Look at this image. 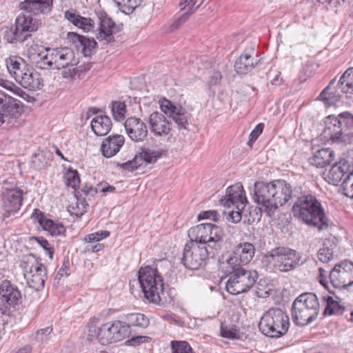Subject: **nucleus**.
Here are the masks:
<instances>
[{"mask_svg": "<svg viewBox=\"0 0 353 353\" xmlns=\"http://www.w3.org/2000/svg\"><path fill=\"white\" fill-rule=\"evenodd\" d=\"M264 128V124L262 123H259L254 128V129L251 132L250 134V139L247 143V144L252 147L253 143L258 139L259 135L262 133Z\"/></svg>", "mask_w": 353, "mask_h": 353, "instance_id": "nucleus-56", "label": "nucleus"}, {"mask_svg": "<svg viewBox=\"0 0 353 353\" xmlns=\"http://www.w3.org/2000/svg\"><path fill=\"white\" fill-rule=\"evenodd\" d=\"M176 105H174L173 103H171L170 101L165 100L163 102H162L161 105V108L162 111L166 114H168L169 117L171 116V114L174 112L176 111Z\"/></svg>", "mask_w": 353, "mask_h": 353, "instance_id": "nucleus-63", "label": "nucleus"}, {"mask_svg": "<svg viewBox=\"0 0 353 353\" xmlns=\"http://www.w3.org/2000/svg\"><path fill=\"white\" fill-rule=\"evenodd\" d=\"M110 232L108 230H101L86 235L84 241L88 243H97L101 240L108 237Z\"/></svg>", "mask_w": 353, "mask_h": 353, "instance_id": "nucleus-50", "label": "nucleus"}, {"mask_svg": "<svg viewBox=\"0 0 353 353\" xmlns=\"http://www.w3.org/2000/svg\"><path fill=\"white\" fill-rule=\"evenodd\" d=\"M223 230L209 223L192 227L188 232L190 242L211 249V253L219 252L223 245Z\"/></svg>", "mask_w": 353, "mask_h": 353, "instance_id": "nucleus-6", "label": "nucleus"}, {"mask_svg": "<svg viewBox=\"0 0 353 353\" xmlns=\"http://www.w3.org/2000/svg\"><path fill=\"white\" fill-rule=\"evenodd\" d=\"M264 258L266 262L282 272L294 270L302 264L301 253L284 246L272 249L265 254Z\"/></svg>", "mask_w": 353, "mask_h": 353, "instance_id": "nucleus-9", "label": "nucleus"}, {"mask_svg": "<svg viewBox=\"0 0 353 353\" xmlns=\"http://www.w3.org/2000/svg\"><path fill=\"white\" fill-rule=\"evenodd\" d=\"M190 114L181 106L176 108L174 112L171 114L170 118L177 124L179 129H187Z\"/></svg>", "mask_w": 353, "mask_h": 353, "instance_id": "nucleus-42", "label": "nucleus"}, {"mask_svg": "<svg viewBox=\"0 0 353 353\" xmlns=\"http://www.w3.org/2000/svg\"><path fill=\"white\" fill-rule=\"evenodd\" d=\"M221 205L230 208L234 205L245 207L247 203L245 191L241 183L229 186L224 196L220 199Z\"/></svg>", "mask_w": 353, "mask_h": 353, "instance_id": "nucleus-20", "label": "nucleus"}, {"mask_svg": "<svg viewBox=\"0 0 353 353\" xmlns=\"http://www.w3.org/2000/svg\"><path fill=\"white\" fill-rule=\"evenodd\" d=\"M196 0H181L179 6L181 10L188 14V16L192 15L200 7L201 4L196 6Z\"/></svg>", "mask_w": 353, "mask_h": 353, "instance_id": "nucleus-49", "label": "nucleus"}, {"mask_svg": "<svg viewBox=\"0 0 353 353\" xmlns=\"http://www.w3.org/2000/svg\"><path fill=\"white\" fill-rule=\"evenodd\" d=\"M290 325V318L285 311L279 307H271L261 316L259 329L265 336L280 338L288 332Z\"/></svg>", "mask_w": 353, "mask_h": 353, "instance_id": "nucleus-4", "label": "nucleus"}, {"mask_svg": "<svg viewBox=\"0 0 353 353\" xmlns=\"http://www.w3.org/2000/svg\"><path fill=\"white\" fill-rule=\"evenodd\" d=\"M6 65L10 75L23 87L34 90L43 86L41 74L29 68L22 58L10 56L6 59Z\"/></svg>", "mask_w": 353, "mask_h": 353, "instance_id": "nucleus-5", "label": "nucleus"}, {"mask_svg": "<svg viewBox=\"0 0 353 353\" xmlns=\"http://www.w3.org/2000/svg\"><path fill=\"white\" fill-rule=\"evenodd\" d=\"M190 16L188 14L183 13L180 17H179L170 26V28L171 31H174L179 28L183 23H185Z\"/></svg>", "mask_w": 353, "mask_h": 353, "instance_id": "nucleus-62", "label": "nucleus"}, {"mask_svg": "<svg viewBox=\"0 0 353 353\" xmlns=\"http://www.w3.org/2000/svg\"><path fill=\"white\" fill-rule=\"evenodd\" d=\"M125 319L127 323L126 325L129 326L139 327L141 328H145L149 325L148 318L141 313H130L126 315ZM130 331V330L129 329Z\"/></svg>", "mask_w": 353, "mask_h": 353, "instance_id": "nucleus-41", "label": "nucleus"}, {"mask_svg": "<svg viewBox=\"0 0 353 353\" xmlns=\"http://www.w3.org/2000/svg\"><path fill=\"white\" fill-rule=\"evenodd\" d=\"M257 56L254 52V48L250 51H245L236 60L234 69L239 74H245L252 70L258 64Z\"/></svg>", "mask_w": 353, "mask_h": 353, "instance_id": "nucleus-26", "label": "nucleus"}, {"mask_svg": "<svg viewBox=\"0 0 353 353\" xmlns=\"http://www.w3.org/2000/svg\"><path fill=\"white\" fill-rule=\"evenodd\" d=\"M335 79H332L329 85L323 89L319 99L323 101L327 105H336L341 100L342 96L339 92V89L334 90V84Z\"/></svg>", "mask_w": 353, "mask_h": 353, "instance_id": "nucleus-33", "label": "nucleus"}, {"mask_svg": "<svg viewBox=\"0 0 353 353\" xmlns=\"http://www.w3.org/2000/svg\"><path fill=\"white\" fill-rule=\"evenodd\" d=\"M350 171V164L349 161L341 160L331 168L326 177L327 181L330 184L338 185L339 183L344 181Z\"/></svg>", "mask_w": 353, "mask_h": 353, "instance_id": "nucleus-28", "label": "nucleus"}, {"mask_svg": "<svg viewBox=\"0 0 353 353\" xmlns=\"http://www.w3.org/2000/svg\"><path fill=\"white\" fill-rule=\"evenodd\" d=\"M0 296L1 301L10 307L16 308L22 302L20 290L8 280H4L0 284Z\"/></svg>", "mask_w": 353, "mask_h": 353, "instance_id": "nucleus-21", "label": "nucleus"}, {"mask_svg": "<svg viewBox=\"0 0 353 353\" xmlns=\"http://www.w3.org/2000/svg\"><path fill=\"white\" fill-rule=\"evenodd\" d=\"M130 332L125 322L115 321L103 324L98 330L97 339L101 345H106L122 341L129 336Z\"/></svg>", "mask_w": 353, "mask_h": 353, "instance_id": "nucleus-13", "label": "nucleus"}, {"mask_svg": "<svg viewBox=\"0 0 353 353\" xmlns=\"http://www.w3.org/2000/svg\"><path fill=\"white\" fill-rule=\"evenodd\" d=\"M275 180L272 182L256 181L253 188L252 199L261 205V211L267 216H272L275 212L276 204L274 202L275 192Z\"/></svg>", "mask_w": 353, "mask_h": 353, "instance_id": "nucleus-12", "label": "nucleus"}, {"mask_svg": "<svg viewBox=\"0 0 353 353\" xmlns=\"http://www.w3.org/2000/svg\"><path fill=\"white\" fill-rule=\"evenodd\" d=\"M138 279L145 298L150 303L159 304L164 292V283L157 268L152 266L141 268Z\"/></svg>", "mask_w": 353, "mask_h": 353, "instance_id": "nucleus-8", "label": "nucleus"}, {"mask_svg": "<svg viewBox=\"0 0 353 353\" xmlns=\"http://www.w3.org/2000/svg\"><path fill=\"white\" fill-rule=\"evenodd\" d=\"M323 134L335 143L345 145L353 143V114L348 111L338 115L330 114L325 118Z\"/></svg>", "mask_w": 353, "mask_h": 353, "instance_id": "nucleus-2", "label": "nucleus"}, {"mask_svg": "<svg viewBox=\"0 0 353 353\" xmlns=\"http://www.w3.org/2000/svg\"><path fill=\"white\" fill-rule=\"evenodd\" d=\"M319 309V303L316 294L310 292L303 293L293 302L292 320L296 325H307L316 319Z\"/></svg>", "mask_w": 353, "mask_h": 353, "instance_id": "nucleus-7", "label": "nucleus"}, {"mask_svg": "<svg viewBox=\"0 0 353 353\" xmlns=\"http://www.w3.org/2000/svg\"><path fill=\"white\" fill-rule=\"evenodd\" d=\"M119 10L125 14H130L142 0H113Z\"/></svg>", "mask_w": 353, "mask_h": 353, "instance_id": "nucleus-45", "label": "nucleus"}, {"mask_svg": "<svg viewBox=\"0 0 353 353\" xmlns=\"http://www.w3.org/2000/svg\"><path fill=\"white\" fill-rule=\"evenodd\" d=\"M150 128L156 136L168 135L171 130V123L162 113L152 112L148 119Z\"/></svg>", "mask_w": 353, "mask_h": 353, "instance_id": "nucleus-27", "label": "nucleus"}, {"mask_svg": "<svg viewBox=\"0 0 353 353\" xmlns=\"http://www.w3.org/2000/svg\"><path fill=\"white\" fill-rule=\"evenodd\" d=\"M53 56L50 58L54 61V68L62 69L69 66L76 65L78 59L75 57L74 50L69 48H57L52 50Z\"/></svg>", "mask_w": 353, "mask_h": 353, "instance_id": "nucleus-24", "label": "nucleus"}, {"mask_svg": "<svg viewBox=\"0 0 353 353\" xmlns=\"http://www.w3.org/2000/svg\"><path fill=\"white\" fill-rule=\"evenodd\" d=\"M111 111L112 117L116 121H120L123 120L126 112V105L124 102L112 101Z\"/></svg>", "mask_w": 353, "mask_h": 353, "instance_id": "nucleus-46", "label": "nucleus"}, {"mask_svg": "<svg viewBox=\"0 0 353 353\" xmlns=\"http://www.w3.org/2000/svg\"><path fill=\"white\" fill-rule=\"evenodd\" d=\"M343 194L350 198L353 199V181L352 178L347 176L342 183Z\"/></svg>", "mask_w": 353, "mask_h": 353, "instance_id": "nucleus-55", "label": "nucleus"}, {"mask_svg": "<svg viewBox=\"0 0 353 353\" xmlns=\"http://www.w3.org/2000/svg\"><path fill=\"white\" fill-rule=\"evenodd\" d=\"M46 52V51L43 50L41 46L34 45L31 46L28 50V56L31 63L38 68L42 57L44 56Z\"/></svg>", "mask_w": 353, "mask_h": 353, "instance_id": "nucleus-44", "label": "nucleus"}, {"mask_svg": "<svg viewBox=\"0 0 353 353\" xmlns=\"http://www.w3.org/2000/svg\"><path fill=\"white\" fill-rule=\"evenodd\" d=\"M31 219L34 223H38L43 230L48 231L52 236L61 235L65 231L63 224L47 219L39 209L34 210Z\"/></svg>", "mask_w": 353, "mask_h": 353, "instance_id": "nucleus-23", "label": "nucleus"}, {"mask_svg": "<svg viewBox=\"0 0 353 353\" xmlns=\"http://www.w3.org/2000/svg\"><path fill=\"white\" fill-rule=\"evenodd\" d=\"M125 139L123 135L114 134L105 139L101 145V151L103 157L110 158L114 156L123 146Z\"/></svg>", "mask_w": 353, "mask_h": 353, "instance_id": "nucleus-30", "label": "nucleus"}, {"mask_svg": "<svg viewBox=\"0 0 353 353\" xmlns=\"http://www.w3.org/2000/svg\"><path fill=\"white\" fill-rule=\"evenodd\" d=\"M68 38L75 44L85 57H89L97 48V43L94 39H90L75 32H68Z\"/></svg>", "mask_w": 353, "mask_h": 353, "instance_id": "nucleus-29", "label": "nucleus"}, {"mask_svg": "<svg viewBox=\"0 0 353 353\" xmlns=\"http://www.w3.org/2000/svg\"><path fill=\"white\" fill-rule=\"evenodd\" d=\"M43 265L41 263V260L36 257L33 254H27L21 256L20 260V267L24 272V275L28 273H32L34 269L37 266L41 268Z\"/></svg>", "mask_w": 353, "mask_h": 353, "instance_id": "nucleus-36", "label": "nucleus"}, {"mask_svg": "<svg viewBox=\"0 0 353 353\" xmlns=\"http://www.w3.org/2000/svg\"><path fill=\"white\" fill-rule=\"evenodd\" d=\"M151 341V338L148 336H136L128 339L126 344L130 346H138L142 343H149Z\"/></svg>", "mask_w": 353, "mask_h": 353, "instance_id": "nucleus-57", "label": "nucleus"}, {"mask_svg": "<svg viewBox=\"0 0 353 353\" xmlns=\"http://www.w3.org/2000/svg\"><path fill=\"white\" fill-rule=\"evenodd\" d=\"M53 7V0H24L19 4V8L34 16L48 14Z\"/></svg>", "mask_w": 353, "mask_h": 353, "instance_id": "nucleus-25", "label": "nucleus"}, {"mask_svg": "<svg viewBox=\"0 0 353 353\" xmlns=\"http://www.w3.org/2000/svg\"><path fill=\"white\" fill-rule=\"evenodd\" d=\"M235 210H232L229 214L230 220L233 223H239L241 221L242 216V210L245 207H241L239 205L234 206Z\"/></svg>", "mask_w": 353, "mask_h": 353, "instance_id": "nucleus-60", "label": "nucleus"}, {"mask_svg": "<svg viewBox=\"0 0 353 353\" xmlns=\"http://www.w3.org/2000/svg\"><path fill=\"white\" fill-rule=\"evenodd\" d=\"M52 332V326H48L40 329L37 332L36 339L38 341L43 342L47 339V336Z\"/></svg>", "mask_w": 353, "mask_h": 353, "instance_id": "nucleus-64", "label": "nucleus"}, {"mask_svg": "<svg viewBox=\"0 0 353 353\" xmlns=\"http://www.w3.org/2000/svg\"><path fill=\"white\" fill-rule=\"evenodd\" d=\"M21 101L0 90V126L21 115Z\"/></svg>", "mask_w": 353, "mask_h": 353, "instance_id": "nucleus-16", "label": "nucleus"}, {"mask_svg": "<svg viewBox=\"0 0 353 353\" xmlns=\"http://www.w3.org/2000/svg\"><path fill=\"white\" fill-rule=\"evenodd\" d=\"M32 15L26 12L18 15L14 26L5 31L4 39L11 43L26 40L31 36L30 32L37 31L41 26V20Z\"/></svg>", "mask_w": 353, "mask_h": 353, "instance_id": "nucleus-10", "label": "nucleus"}, {"mask_svg": "<svg viewBox=\"0 0 353 353\" xmlns=\"http://www.w3.org/2000/svg\"><path fill=\"white\" fill-rule=\"evenodd\" d=\"M53 56L52 50H47V52L44 56L42 57L41 61L38 65V68L42 70L50 69V68H54V61L53 59L51 60V57Z\"/></svg>", "mask_w": 353, "mask_h": 353, "instance_id": "nucleus-54", "label": "nucleus"}, {"mask_svg": "<svg viewBox=\"0 0 353 353\" xmlns=\"http://www.w3.org/2000/svg\"><path fill=\"white\" fill-rule=\"evenodd\" d=\"M327 305L324 310L325 315L342 314L345 307L334 301L332 296H327L324 298Z\"/></svg>", "mask_w": 353, "mask_h": 353, "instance_id": "nucleus-43", "label": "nucleus"}, {"mask_svg": "<svg viewBox=\"0 0 353 353\" xmlns=\"http://www.w3.org/2000/svg\"><path fill=\"white\" fill-rule=\"evenodd\" d=\"M219 218V213L215 210L203 211L198 215V220L210 219L216 221Z\"/></svg>", "mask_w": 353, "mask_h": 353, "instance_id": "nucleus-59", "label": "nucleus"}, {"mask_svg": "<svg viewBox=\"0 0 353 353\" xmlns=\"http://www.w3.org/2000/svg\"><path fill=\"white\" fill-rule=\"evenodd\" d=\"M295 199L292 208L294 217L320 230L328 228V220L322 205L314 196L301 193Z\"/></svg>", "mask_w": 353, "mask_h": 353, "instance_id": "nucleus-1", "label": "nucleus"}, {"mask_svg": "<svg viewBox=\"0 0 353 353\" xmlns=\"http://www.w3.org/2000/svg\"><path fill=\"white\" fill-rule=\"evenodd\" d=\"M32 240L35 241L46 252L49 258L52 260L54 256V248L48 241L42 236H32Z\"/></svg>", "mask_w": 353, "mask_h": 353, "instance_id": "nucleus-53", "label": "nucleus"}, {"mask_svg": "<svg viewBox=\"0 0 353 353\" xmlns=\"http://www.w3.org/2000/svg\"><path fill=\"white\" fill-rule=\"evenodd\" d=\"M24 276L27 279L29 286L39 291L45 285V281L47 279L46 268L44 265L41 268L37 266L36 269H34L32 273H28Z\"/></svg>", "mask_w": 353, "mask_h": 353, "instance_id": "nucleus-32", "label": "nucleus"}, {"mask_svg": "<svg viewBox=\"0 0 353 353\" xmlns=\"http://www.w3.org/2000/svg\"><path fill=\"white\" fill-rule=\"evenodd\" d=\"M255 253V248L251 243L245 242L238 244L230 256L225 259H219L220 265L234 267L244 266L251 261Z\"/></svg>", "mask_w": 353, "mask_h": 353, "instance_id": "nucleus-14", "label": "nucleus"}, {"mask_svg": "<svg viewBox=\"0 0 353 353\" xmlns=\"http://www.w3.org/2000/svg\"><path fill=\"white\" fill-rule=\"evenodd\" d=\"M91 128L96 135L105 136L111 130V119L105 115L97 116L92 120Z\"/></svg>", "mask_w": 353, "mask_h": 353, "instance_id": "nucleus-34", "label": "nucleus"}, {"mask_svg": "<svg viewBox=\"0 0 353 353\" xmlns=\"http://www.w3.org/2000/svg\"><path fill=\"white\" fill-rule=\"evenodd\" d=\"M218 252L211 253L208 247L188 242L185 245L183 256L181 259L183 265L190 270H198L205 266L210 257H214Z\"/></svg>", "mask_w": 353, "mask_h": 353, "instance_id": "nucleus-11", "label": "nucleus"}, {"mask_svg": "<svg viewBox=\"0 0 353 353\" xmlns=\"http://www.w3.org/2000/svg\"><path fill=\"white\" fill-rule=\"evenodd\" d=\"M336 248V244L330 240L326 239L323 245V247L318 251L317 256L319 260L324 263H328L334 257V249Z\"/></svg>", "mask_w": 353, "mask_h": 353, "instance_id": "nucleus-40", "label": "nucleus"}, {"mask_svg": "<svg viewBox=\"0 0 353 353\" xmlns=\"http://www.w3.org/2000/svg\"><path fill=\"white\" fill-rule=\"evenodd\" d=\"M137 159V156H135L132 160L119 164L118 165L124 170L132 172L137 170L141 165V164L138 163Z\"/></svg>", "mask_w": 353, "mask_h": 353, "instance_id": "nucleus-61", "label": "nucleus"}, {"mask_svg": "<svg viewBox=\"0 0 353 353\" xmlns=\"http://www.w3.org/2000/svg\"><path fill=\"white\" fill-rule=\"evenodd\" d=\"M221 79L222 75L219 71L214 72L210 77L208 81V86L213 95L215 94L216 87L221 85Z\"/></svg>", "mask_w": 353, "mask_h": 353, "instance_id": "nucleus-52", "label": "nucleus"}, {"mask_svg": "<svg viewBox=\"0 0 353 353\" xmlns=\"http://www.w3.org/2000/svg\"><path fill=\"white\" fill-rule=\"evenodd\" d=\"M127 134L134 142L143 141L148 135V128L145 123L137 117L127 119L124 123Z\"/></svg>", "mask_w": 353, "mask_h": 353, "instance_id": "nucleus-22", "label": "nucleus"}, {"mask_svg": "<svg viewBox=\"0 0 353 353\" xmlns=\"http://www.w3.org/2000/svg\"><path fill=\"white\" fill-rule=\"evenodd\" d=\"M65 17L74 26L83 29L85 32H90L94 27V21L90 18L81 17L69 10L65 12Z\"/></svg>", "mask_w": 353, "mask_h": 353, "instance_id": "nucleus-35", "label": "nucleus"}, {"mask_svg": "<svg viewBox=\"0 0 353 353\" xmlns=\"http://www.w3.org/2000/svg\"><path fill=\"white\" fill-rule=\"evenodd\" d=\"M168 151L166 150H151L150 148H143L139 153V157L147 163H154L163 156H166Z\"/></svg>", "mask_w": 353, "mask_h": 353, "instance_id": "nucleus-38", "label": "nucleus"}, {"mask_svg": "<svg viewBox=\"0 0 353 353\" xmlns=\"http://www.w3.org/2000/svg\"><path fill=\"white\" fill-rule=\"evenodd\" d=\"M337 87L342 93L353 92V68H348L343 74L338 81Z\"/></svg>", "mask_w": 353, "mask_h": 353, "instance_id": "nucleus-37", "label": "nucleus"}, {"mask_svg": "<svg viewBox=\"0 0 353 353\" xmlns=\"http://www.w3.org/2000/svg\"><path fill=\"white\" fill-rule=\"evenodd\" d=\"M0 86L11 91L13 94L21 97L25 101L28 102L30 101V99L31 97L23 91L21 88L17 87L12 82L7 80L6 76L1 72H0Z\"/></svg>", "mask_w": 353, "mask_h": 353, "instance_id": "nucleus-39", "label": "nucleus"}, {"mask_svg": "<svg viewBox=\"0 0 353 353\" xmlns=\"http://www.w3.org/2000/svg\"><path fill=\"white\" fill-rule=\"evenodd\" d=\"M276 185L274 202L276 204L275 210L279 206L285 204L290 199L296 198L301 194V188H292V185L285 180H275Z\"/></svg>", "mask_w": 353, "mask_h": 353, "instance_id": "nucleus-17", "label": "nucleus"}, {"mask_svg": "<svg viewBox=\"0 0 353 353\" xmlns=\"http://www.w3.org/2000/svg\"><path fill=\"white\" fill-rule=\"evenodd\" d=\"M23 191L19 188L7 190L3 195V216L9 217L22 205Z\"/></svg>", "mask_w": 353, "mask_h": 353, "instance_id": "nucleus-19", "label": "nucleus"}, {"mask_svg": "<svg viewBox=\"0 0 353 353\" xmlns=\"http://www.w3.org/2000/svg\"><path fill=\"white\" fill-rule=\"evenodd\" d=\"M334 157L335 154L333 150L330 148H322L310 157L308 161L310 165L323 168L330 165L334 161Z\"/></svg>", "mask_w": 353, "mask_h": 353, "instance_id": "nucleus-31", "label": "nucleus"}, {"mask_svg": "<svg viewBox=\"0 0 353 353\" xmlns=\"http://www.w3.org/2000/svg\"><path fill=\"white\" fill-rule=\"evenodd\" d=\"M44 160L43 155L34 154L31 160L32 167L39 170L43 169L46 166V162Z\"/></svg>", "mask_w": 353, "mask_h": 353, "instance_id": "nucleus-58", "label": "nucleus"}, {"mask_svg": "<svg viewBox=\"0 0 353 353\" xmlns=\"http://www.w3.org/2000/svg\"><path fill=\"white\" fill-rule=\"evenodd\" d=\"M220 335L223 338L236 339L239 338V331L234 326H225L221 323Z\"/></svg>", "mask_w": 353, "mask_h": 353, "instance_id": "nucleus-51", "label": "nucleus"}, {"mask_svg": "<svg viewBox=\"0 0 353 353\" xmlns=\"http://www.w3.org/2000/svg\"><path fill=\"white\" fill-rule=\"evenodd\" d=\"M220 270L229 276L225 285L226 290L231 294L236 295L248 292L256 283L258 272L248 270L244 266L234 267L220 265Z\"/></svg>", "mask_w": 353, "mask_h": 353, "instance_id": "nucleus-3", "label": "nucleus"}, {"mask_svg": "<svg viewBox=\"0 0 353 353\" xmlns=\"http://www.w3.org/2000/svg\"><path fill=\"white\" fill-rule=\"evenodd\" d=\"M64 179L67 186L71 187L74 190L79 188L80 184V178L77 170H68L64 176Z\"/></svg>", "mask_w": 353, "mask_h": 353, "instance_id": "nucleus-48", "label": "nucleus"}, {"mask_svg": "<svg viewBox=\"0 0 353 353\" xmlns=\"http://www.w3.org/2000/svg\"><path fill=\"white\" fill-rule=\"evenodd\" d=\"M99 19V32L97 34V39L99 41H104L108 44L114 41L113 34L120 31L118 26L110 18L105 12H100L98 13Z\"/></svg>", "mask_w": 353, "mask_h": 353, "instance_id": "nucleus-18", "label": "nucleus"}, {"mask_svg": "<svg viewBox=\"0 0 353 353\" xmlns=\"http://www.w3.org/2000/svg\"><path fill=\"white\" fill-rule=\"evenodd\" d=\"M330 281L335 288H346L353 285V263L344 261L336 263L329 274Z\"/></svg>", "mask_w": 353, "mask_h": 353, "instance_id": "nucleus-15", "label": "nucleus"}, {"mask_svg": "<svg viewBox=\"0 0 353 353\" xmlns=\"http://www.w3.org/2000/svg\"><path fill=\"white\" fill-rule=\"evenodd\" d=\"M170 347L172 353H196L185 341H172Z\"/></svg>", "mask_w": 353, "mask_h": 353, "instance_id": "nucleus-47", "label": "nucleus"}]
</instances>
